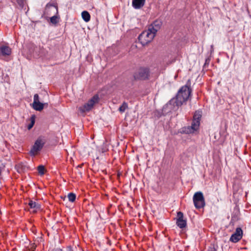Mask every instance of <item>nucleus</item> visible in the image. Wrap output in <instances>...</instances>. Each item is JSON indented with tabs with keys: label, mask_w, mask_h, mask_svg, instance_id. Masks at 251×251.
<instances>
[{
	"label": "nucleus",
	"mask_w": 251,
	"mask_h": 251,
	"mask_svg": "<svg viewBox=\"0 0 251 251\" xmlns=\"http://www.w3.org/2000/svg\"><path fill=\"white\" fill-rule=\"evenodd\" d=\"M30 123L27 126L28 129H30L34 125L35 123V117L32 116L30 118Z\"/></svg>",
	"instance_id": "6ab92c4d"
},
{
	"label": "nucleus",
	"mask_w": 251,
	"mask_h": 251,
	"mask_svg": "<svg viewBox=\"0 0 251 251\" xmlns=\"http://www.w3.org/2000/svg\"><path fill=\"white\" fill-rule=\"evenodd\" d=\"M208 251H217V250L214 247H212L208 248Z\"/></svg>",
	"instance_id": "4be33fe9"
},
{
	"label": "nucleus",
	"mask_w": 251,
	"mask_h": 251,
	"mask_svg": "<svg viewBox=\"0 0 251 251\" xmlns=\"http://www.w3.org/2000/svg\"><path fill=\"white\" fill-rule=\"evenodd\" d=\"M162 25V23L161 20H156L149 26L148 28L156 35V32L160 29Z\"/></svg>",
	"instance_id": "9d476101"
},
{
	"label": "nucleus",
	"mask_w": 251,
	"mask_h": 251,
	"mask_svg": "<svg viewBox=\"0 0 251 251\" xmlns=\"http://www.w3.org/2000/svg\"><path fill=\"white\" fill-rule=\"evenodd\" d=\"M52 251H62V250L60 249H56L53 250Z\"/></svg>",
	"instance_id": "5701e85b"
},
{
	"label": "nucleus",
	"mask_w": 251,
	"mask_h": 251,
	"mask_svg": "<svg viewBox=\"0 0 251 251\" xmlns=\"http://www.w3.org/2000/svg\"><path fill=\"white\" fill-rule=\"evenodd\" d=\"M127 108V104L124 102L122 105L119 107V110L121 112H124L126 109Z\"/></svg>",
	"instance_id": "aec40b11"
},
{
	"label": "nucleus",
	"mask_w": 251,
	"mask_h": 251,
	"mask_svg": "<svg viewBox=\"0 0 251 251\" xmlns=\"http://www.w3.org/2000/svg\"><path fill=\"white\" fill-rule=\"evenodd\" d=\"M68 198L70 201L74 202L76 199V196L74 193H70L68 195Z\"/></svg>",
	"instance_id": "dca6fc26"
},
{
	"label": "nucleus",
	"mask_w": 251,
	"mask_h": 251,
	"mask_svg": "<svg viewBox=\"0 0 251 251\" xmlns=\"http://www.w3.org/2000/svg\"><path fill=\"white\" fill-rule=\"evenodd\" d=\"M193 200L194 205L196 208L200 209L204 206V198L202 192H197L195 193L194 195Z\"/></svg>",
	"instance_id": "20e7f679"
},
{
	"label": "nucleus",
	"mask_w": 251,
	"mask_h": 251,
	"mask_svg": "<svg viewBox=\"0 0 251 251\" xmlns=\"http://www.w3.org/2000/svg\"><path fill=\"white\" fill-rule=\"evenodd\" d=\"M28 205L31 209H33L32 212L34 213L36 212L37 210L41 208V205L40 204L32 200H30L29 201Z\"/></svg>",
	"instance_id": "f8f14e48"
},
{
	"label": "nucleus",
	"mask_w": 251,
	"mask_h": 251,
	"mask_svg": "<svg viewBox=\"0 0 251 251\" xmlns=\"http://www.w3.org/2000/svg\"><path fill=\"white\" fill-rule=\"evenodd\" d=\"M191 93V90L187 84L182 86L178 91L176 98L170 100L169 105H173L174 109H177L188 100Z\"/></svg>",
	"instance_id": "f257e3e1"
},
{
	"label": "nucleus",
	"mask_w": 251,
	"mask_h": 251,
	"mask_svg": "<svg viewBox=\"0 0 251 251\" xmlns=\"http://www.w3.org/2000/svg\"><path fill=\"white\" fill-rule=\"evenodd\" d=\"M155 34L148 28L143 31L139 36L138 40L143 46H145L150 43L155 37Z\"/></svg>",
	"instance_id": "7ed1b4c3"
},
{
	"label": "nucleus",
	"mask_w": 251,
	"mask_h": 251,
	"mask_svg": "<svg viewBox=\"0 0 251 251\" xmlns=\"http://www.w3.org/2000/svg\"><path fill=\"white\" fill-rule=\"evenodd\" d=\"M45 104L39 102H35L32 103L33 108L37 111H41L44 108Z\"/></svg>",
	"instance_id": "4468645a"
},
{
	"label": "nucleus",
	"mask_w": 251,
	"mask_h": 251,
	"mask_svg": "<svg viewBox=\"0 0 251 251\" xmlns=\"http://www.w3.org/2000/svg\"><path fill=\"white\" fill-rule=\"evenodd\" d=\"M150 75L149 70L146 68H141L135 73L134 77L136 79L145 80L148 79Z\"/></svg>",
	"instance_id": "0eeeda50"
},
{
	"label": "nucleus",
	"mask_w": 251,
	"mask_h": 251,
	"mask_svg": "<svg viewBox=\"0 0 251 251\" xmlns=\"http://www.w3.org/2000/svg\"><path fill=\"white\" fill-rule=\"evenodd\" d=\"M50 21L53 24H56L59 22V18L57 16H53L50 18Z\"/></svg>",
	"instance_id": "f3484780"
},
{
	"label": "nucleus",
	"mask_w": 251,
	"mask_h": 251,
	"mask_svg": "<svg viewBox=\"0 0 251 251\" xmlns=\"http://www.w3.org/2000/svg\"><path fill=\"white\" fill-rule=\"evenodd\" d=\"M18 2L20 5H21L23 3V1L22 0H18Z\"/></svg>",
	"instance_id": "b1692460"
},
{
	"label": "nucleus",
	"mask_w": 251,
	"mask_h": 251,
	"mask_svg": "<svg viewBox=\"0 0 251 251\" xmlns=\"http://www.w3.org/2000/svg\"><path fill=\"white\" fill-rule=\"evenodd\" d=\"M12 50L7 45L0 46V55L8 56L11 54Z\"/></svg>",
	"instance_id": "9b49d317"
},
{
	"label": "nucleus",
	"mask_w": 251,
	"mask_h": 251,
	"mask_svg": "<svg viewBox=\"0 0 251 251\" xmlns=\"http://www.w3.org/2000/svg\"><path fill=\"white\" fill-rule=\"evenodd\" d=\"M98 96L95 95L88 101L87 103L79 108V111L81 112H85L90 111L93 107L94 104L98 102Z\"/></svg>",
	"instance_id": "39448f33"
},
{
	"label": "nucleus",
	"mask_w": 251,
	"mask_h": 251,
	"mask_svg": "<svg viewBox=\"0 0 251 251\" xmlns=\"http://www.w3.org/2000/svg\"><path fill=\"white\" fill-rule=\"evenodd\" d=\"M81 16L85 22H88L90 20V15L87 11H83L81 13Z\"/></svg>",
	"instance_id": "2eb2a0df"
},
{
	"label": "nucleus",
	"mask_w": 251,
	"mask_h": 251,
	"mask_svg": "<svg viewBox=\"0 0 251 251\" xmlns=\"http://www.w3.org/2000/svg\"><path fill=\"white\" fill-rule=\"evenodd\" d=\"M243 231L240 227H237L234 233L232 234L230 238V241L233 243L238 242L242 237Z\"/></svg>",
	"instance_id": "1a4fd4ad"
},
{
	"label": "nucleus",
	"mask_w": 251,
	"mask_h": 251,
	"mask_svg": "<svg viewBox=\"0 0 251 251\" xmlns=\"http://www.w3.org/2000/svg\"><path fill=\"white\" fill-rule=\"evenodd\" d=\"M38 171L39 174L43 175L45 174V168L44 166L40 165L38 167Z\"/></svg>",
	"instance_id": "a211bd4d"
},
{
	"label": "nucleus",
	"mask_w": 251,
	"mask_h": 251,
	"mask_svg": "<svg viewBox=\"0 0 251 251\" xmlns=\"http://www.w3.org/2000/svg\"><path fill=\"white\" fill-rule=\"evenodd\" d=\"M145 3V0H132V5L135 9H140Z\"/></svg>",
	"instance_id": "ddd939ff"
},
{
	"label": "nucleus",
	"mask_w": 251,
	"mask_h": 251,
	"mask_svg": "<svg viewBox=\"0 0 251 251\" xmlns=\"http://www.w3.org/2000/svg\"><path fill=\"white\" fill-rule=\"evenodd\" d=\"M176 224L180 228H183L187 225L186 220L183 218V214L180 211L177 213Z\"/></svg>",
	"instance_id": "6e6552de"
},
{
	"label": "nucleus",
	"mask_w": 251,
	"mask_h": 251,
	"mask_svg": "<svg viewBox=\"0 0 251 251\" xmlns=\"http://www.w3.org/2000/svg\"><path fill=\"white\" fill-rule=\"evenodd\" d=\"M45 142L41 139H38L32 146L30 154L31 156H35L38 152L43 148Z\"/></svg>",
	"instance_id": "423d86ee"
},
{
	"label": "nucleus",
	"mask_w": 251,
	"mask_h": 251,
	"mask_svg": "<svg viewBox=\"0 0 251 251\" xmlns=\"http://www.w3.org/2000/svg\"><path fill=\"white\" fill-rule=\"evenodd\" d=\"M201 117V112L199 111L195 112L193 116V120L191 124V126H188L185 130V132L186 133H194L195 131H197L200 126V120Z\"/></svg>",
	"instance_id": "f03ea898"
},
{
	"label": "nucleus",
	"mask_w": 251,
	"mask_h": 251,
	"mask_svg": "<svg viewBox=\"0 0 251 251\" xmlns=\"http://www.w3.org/2000/svg\"><path fill=\"white\" fill-rule=\"evenodd\" d=\"M39 96L37 94H36L34 96L33 102H39Z\"/></svg>",
	"instance_id": "412c9836"
}]
</instances>
